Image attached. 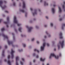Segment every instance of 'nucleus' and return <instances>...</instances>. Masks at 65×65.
<instances>
[{
    "instance_id": "f257e3e1",
    "label": "nucleus",
    "mask_w": 65,
    "mask_h": 65,
    "mask_svg": "<svg viewBox=\"0 0 65 65\" xmlns=\"http://www.w3.org/2000/svg\"><path fill=\"white\" fill-rule=\"evenodd\" d=\"M2 36L4 37L5 38H6V39H7L8 40V43L9 45H10V44H12V46H14V45H13V42L12 41H9L8 40V37L7 36H6L5 35H4V34H2Z\"/></svg>"
},
{
    "instance_id": "f03ea898",
    "label": "nucleus",
    "mask_w": 65,
    "mask_h": 65,
    "mask_svg": "<svg viewBox=\"0 0 65 65\" xmlns=\"http://www.w3.org/2000/svg\"><path fill=\"white\" fill-rule=\"evenodd\" d=\"M13 22L14 23H15V24H17L18 26H20L21 25V24L18 23V20L17 19L16 17H14Z\"/></svg>"
},
{
    "instance_id": "7ed1b4c3",
    "label": "nucleus",
    "mask_w": 65,
    "mask_h": 65,
    "mask_svg": "<svg viewBox=\"0 0 65 65\" xmlns=\"http://www.w3.org/2000/svg\"><path fill=\"white\" fill-rule=\"evenodd\" d=\"M52 57H54L56 59H58L59 58V56H56L54 53H51L50 54V56L49 57V59H51L52 58Z\"/></svg>"
},
{
    "instance_id": "20e7f679",
    "label": "nucleus",
    "mask_w": 65,
    "mask_h": 65,
    "mask_svg": "<svg viewBox=\"0 0 65 65\" xmlns=\"http://www.w3.org/2000/svg\"><path fill=\"white\" fill-rule=\"evenodd\" d=\"M2 4H3V2L2 1H0V6L2 8V9H4L6 7V6H4L3 7H2Z\"/></svg>"
},
{
    "instance_id": "39448f33",
    "label": "nucleus",
    "mask_w": 65,
    "mask_h": 65,
    "mask_svg": "<svg viewBox=\"0 0 65 65\" xmlns=\"http://www.w3.org/2000/svg\"><path fill=\"white\" fill-rule=\"evenodd\" d=\"M64 40L62 41L61 42V41H60L59 42V43L60 44L62 48H63V46H64Z\"/></svg>"
},
{
    "instance_id": "423d86ee",
    "label": "nucleus",
    "mask_w": 65,
    "mask_h": 65,
    "mask_svg": "<svg viewBox=\"0 0 65 65\" xmlns=\"http://www.w3.org/2000/svg\"><path fill=\"white\" fill-rule=\"evenodd\" d=\"M45 46V43L44 42L43 43V46H41V51H43V50H44V48Z\"/></svg>"
},
{
    "instance_id": "0eeeda50",
    "label": "nucleus",
    "mask_w": 65,
    "mask_h": 65,
    "mask_svg": "<svg viewBox=\"0 0 65 65\" xmlns=\"http://www.w3.org/2000/svg\"><path fill=\"white\" fill-rule=\"evenodd\" d=\"M11 58H13V53H14V51H13L12 49H11Z\"/></svg>"
},
{
    "instance_id": "6e6552de",
    "label": "nucleus",
    "mask_w": 65,
    "mask_h": 65,
    "mask_svg": "<svg viewBox=\"0 0 65 65\" xmlns=\"http://www.w3.org/2000/svg\"><path fill=\"white\" fill-rule=\"evenodd\" d=\"M26 28L28 29V32H31V30H32V29H33V27H29L28 26H26Z\"/></svg>"
},
{
    "instance_id": "1a4fd4ad",
    "label": "nucleus",
    "mask_w": 65,
    "mask_h": 65,
    "mask_svg": "<svg viewBox=\"0 0 65 65\" xmlns=\"http://www.w3.org/2000/svg\"><path fill=\"white\" fill-rule=\"evenodd\" d=\"M19 60V57L18 56H17L16 58V65H19L18 63V60Z\"/></svg>"
},
{
    "instance_id": "9d476101",
    "label": "nucleus",
    "mask_w": 65,
    "mask_h": 65,
    "mask_svg": "<svg viewBox=\"0 0 65 65\" xmlns=\"http://www.w3.org/2000/svg\"><path fill=\"white\" fill-rule=\"evenodd\" d=\"M7 22H4V23L5 24H8V23H9V19L8 17L7 18Z\"/></svg>"
},
{
    "instance_id": "9b49d317",
    "label": "nucleus",
    "mask_w": 65,
    "mask_h": 65,
    "mask_svg": "<svg viewBox=\"0 0 65 65\" xmlns=\"http://www.w3.org/2000/svg\"><path fill=\"white\" fill-rule=\"evenodd\" d=\"M22 7L23 8H26V5H25V3L24 2H23V5Z\"/></svg>"
},
{
    "instance_id": "f8f14e48",
    "label": "nucleus",
    "mask_w": 65,
    "mask_h": 65,
    "mask_svg": "<svg viewBox=\"0 0 65 65\" xmlns=\"http://www.w3.org/2000/svg\"><path fill=\"white\" fill-rule=\"evenodd\" d=\"M60 35V39H62V38H63V37L62 36V33L60 32L59 34Z\"/></svg>"
},
{
    "instance_id": "ddd939ff",
    "label": "nucleus",
    "mask_w": 65,
    "mask_h": 65,
    "mask_svg": "<svg viewBox=\"0 0 65 65\" xmlns=\"http://www.w3.org/2000/svg\"><path fill=\"white\" fill-rule=\"evenodd\" d=\"M33 15H34L35 14H37V12L36 10H35V12L34 13H33Z\"/></svg>"
},
{
    "instance_id": "4468645a",
    "label": "nucleus",
    "mask_w": 65,
    "mask_h": 65,
    "mask_svg": "<svg viewBox=\"0 0 65 65\" xmlns=\"http://www.w3.org/2000/svg\"><path fill=\"white\" fill-rule=\"evenodd\" d=\"M52 11L53 13H55V9L54 8H52Z\"/></svg>"
},
{
    "instance_id": "2eb2a0df",
    "label": "nucleus",
    "mask_w": 65,
    "mask_h": 65,
    "mask_svg": "<svg viewBox=\"0 0 65 65\" xmlns=\"http://www.w3.org/2000/svg\"><path fill=\"white\" fill-rule=\"evenodd\" d=\"M65 24H62V30H63V29H64L63 28L64 27H65Z\"/></svg>"
},
{
    "instance_id": "dca6fc26",
    "label": "nucleus",
    "mask_w": 65,
    "mask_h": 65,
    "mask_svg": "<svg viewBox=\"0 0 65 65\" xmlns=\"http://www.w3.org/2000/svg\"><path fill=\"white\" fill-rule=\"evenodd\" d=\"M4 50H3L2 52V56L3 57H4L5 55H4Z\"/></svg>"
},
{
    "instance_id": "f3484780",
    "label": "nucleus",
    "mask_w": 65,
    "mask_h": 65,
    "mask_svg": "<svg viewBox=\"0 0 65 65\" xmlns=\"http://www.w3.org/2000/svg\"><path fill=\"white\" fill-rule=\"evenodd\" d=\"M58 8L59 9V12H62V10H61V8H60V7H59Z\"/></svg>"
},
{
    "instance_id": "a211bd4d",
    "label": "nucleus",
    "mask_w": 65,
    "mask_h": 65,
    "mask_svg": "<svg viewBox=\"0 0 65 65\" xmlns=\"http://www.w3.org/2000/svg\"><path fill=\"white\" fill-rule=\"evenodd\" d=\"M22 28L20 27L18 29V30L20 32H22V31H21V30H22Z\"/></svg>"
},
{
    "instance_id": "6ab92c4d",
    "label": "nucleus",
    "mask_w": 65,
    "mask_h": 65,
    "mask_svg": "<svg viewBox=\"0 0 65 65\" xmlns=\"http://www.w3.org/2000/svg\"><path fill=\"white\" fill-rule=\"evenodd\" d=\"M45 58H44V59H42V58H40V60L41 61H42L43 62L44 61V60H45Z\"/></svg>"
},
{
    "instance_id": "aec40b11",
    "label": "nucleus",
    "mask_w": 65,
    "mask_h": 65,
    "mask_svg": "<svg viewBox=\"0 0 65 65\" xmlns=\"http://www.w3.org/2000/svg\"><path fill=\"white\" fill-rule=\"evenodd\" d=\"M34 51L35 52H36V51L38 53H39V51H38V50L36 49H35L34 50Z\"/></svg>"
},
{
    "instance_id": "412c9836",
    "label": "nucleus",
    "mask_w": 65,
    "mask_h": 65,
    "mask_svg": "<svg viewBox=\"0 0 65 65\" xmlns=\"http://www.w3.org/2000/svg\"><path fill=\"white\" fill-rule=\"evenodd\" d=\"M44 6H45V5H48V4L47 3H46V2H44Z\"/></svg>"
},
{
    "instance_id": "4be33fe9",
    "label": "nucleus",
    "mask_w": 65,
    "mask_h": 65,
    "mask_svg": "<svg viewBox=\"0 0 65 65\" xmlns=\"http://www.w3.org/2000/svg\"><path fill=\"white\" fill-rule=\"evenodd\" d=\"M8 64L9 65H11V63H10V61L9 60H8Z\"/></svg>"
},
{
    "instance_id": "5701e85b",
    "label": "nucleus",
    "mask_w": 65,
    "mask_h": 65,
    "mask_svg": "<svg viewBox=\"0 0 65 65\" xmlns=\"http://www.w3.org/2000/svg\"><path fill=\"white\" fill-rule=\"evenodd\" d=\"M62 6L63 8V9H64V11H65V6H64V5H62Z\"/></svg>"
},
{
    "instance_id": "b1692460",
    "label": "nucleus",
    "mask_w": 65,
    "mask_h": 65,
    "mask_svg": "<svg viewBox=\"0 0 65 65\" xmlns=\"http://www.w3.org/2000/svg\"><path fill=\"white\" fill-rule=\"evenodd\" d=\"M20 11H21V12H25V11L23 10L20 9Z\"/></svg>"
},
{
    "instance_id": "393cba45",
    "label": "nucleus",
    "mask_w": 65,
    "mask_h": 65,
    "mask_svg": "<svg viewBox=\"0 0 65 65\" xmlns=\"http://www.w3.org/2000/svg\"><path fill=\"white\" fill-rule=\"evenodd\" d=\"M5 29H4V28H3L1 29V30L2 31H3L4 30H5Z\"/></svg>"
},
{
    "instance_id": "a878e982",
    "label": "nucleus",
    "mask_w": 65,
    "mask_h": 65,
    "mask_svg": "<svg viewBox=\"0 0 65 65\" xmlns=\"http://www.w3.org/2000/svg\"><path fill=\"white\" fill-rule=\"evenodd\" d=\"M50 25L51 27H53V24L52 23H51L50 24Z\"/></svg>"
},
{
    "instance_id": "bb28decb",
    "label": "nucleus",
    "mask_w": 65,
    "mask_h": 65,
    "mask_svg": "<svg viewBox=\"0 0 65 65\" xmlns=\"http://www.w3.org/2000/svg\"><path fill=\"white\" fill-rule=\"evenodd\" d=\"M23 47H26V45L24 44H23Z\"/></svg>"
},
{
    "instance_id": "cd10ccee",
    "label": "nucleus",
    "mask_w": 65,
    "mask_h": 65,
    "mask_svg": "<svg viewBox=\"0 0 65 65\" xmlns=\"http://www.w3.org/2000/svg\"><path fill=\"white\" fill-rule=\"evenodd\" d=\"M58 50H59V49H60V45H58Z\"/></svg>"
},
{
    "instance_id": "c85d7f7f",
    "label": "nucleus",
    "mask_w": 65,
    "mask_h": 65,
    "mask_svg": "<svg viewBox=\"0 0 65 65\" xmlns=\"http://www.w3.org/2000/svg\"><path fill=\"white\" fill-rule=\"evenodd\" d=\"M20 52H22V51H23V50L21 49V50H18Z\"/></svg>"
},
{
    "instance_id": "c756f323",
    "label": "nucleus",
    "mask_w": 65,
    "mask_h": 65,
    "mask_svg": "<svg viewBox=\"0 0 65 65\" xmlns=\"http://www.w3.org/2000/svg\"><path fill=\"white\" fill-rule=\"evenodd\" d=\"M62 20V18H60L59 19V21H61Z\"/></svg>"
},
{
    "instance_id": "7c9ffc66",
    "label": "nucleus",
    "mask_w": 65,
    "mask_h": 65,
    "mask_svg": "<svg viewBox=\"0 0 65 65\" xmlns=\"http://www.w3.org/2000/svg\"><path fill=\"white\" fill-rule=\"evenodd\" d=\"M13 6H15V3L14 2H13Z\"/></svg>"
},
{
    "instance_id": "2f4dec72",
    "label": "nucleus",
    "mask_w": 65,
    "mask_h": 65,
    "mask_svg": "<svg viewBox=\"0 0 65 65\" xmlns=\"http://www.w3.org/2000/svg\"><path fill=\"white\" fill-rule=\"evenodd\" d=\"M46 44L47 46H50V45L49 44H48V43H47Z\"/></svg>"
},
{
    "instance_id": "473e14b6",
    "label": "nucleus",
    "mask_w": 65,
    "mask_h": 65,
    "mask_svg": "<svg viewBox=\"0 0 65 65\" xmlns=\"http://www.w3.org/2000/svg\"><path fill=\"white\" fill-rule=\"evenodd\" d=\"M8 59H10V55H9L8 56Z\"/></svg>"
},
{
    "instance_id": "72a5a7b5",
    "label": "nucleus",
    "mask_w": 65,
    "mask_h": 65,
    "mask_svg": "<svg viewBox=\"0 0 65 65\" xmlns=\"http://www.w3.org/2000/svg\"><path fill=\"white\" fill-rule=\"evenodd\" d=\"M20 63L22 65H23V62H22L21 61H20Z\"/></svg>"
},
{
    "instance_id": "f704fd0d",
    "label": "nucleus",
    "mask_w": 65,
    "mask_h": 65,
    "mask_svg": "<svg viewBox=\"0 0 65 65\" xmlns=\"http://www.w3.org/2000/svg\"><path fill=\"white\" fill-rule=\"evenodd\" d=\"M34 38H33L31 39V41H34Z\"/></svg>"
},
{
    "instance_id": "c9c22d12",
    "label": "nucleus",
    "mask_w": 65,
    "mask_h": 65,
    "mask_svg": "<svg viewBox=\"0 0 65 65\" xmlns=\"http://www.w3.org/2000/svg\"><path fill=\"white\" fill-rule=\"evenodd\" d=\"M5 12H6V13H8V11H7L6 10L5 11Z\"/></svg>"
},
{
    "instance_id": "e433bc0d",
    "label": "nucleus",
    "mask_w": 65,
    "mask_h": 65,
    "mask_svg": "<svg viewBox=\"0 0 65 65\" xmlns=\"http://www.w3.org/2000/svg\"><path fill=\"white\" fill-rule=\"evenodd\" d=\"M22 61H24L25 59H24V58H22Z\"/></svg>"
},
{
    "instance_id": "4c0bfd02",
    "label": "nucleus",
    "mask_w": 65,
    "mask_h": 65,
    "mask_svg": "<svg viewBox=\"0 0 65 65\" xmlns=\"http://www.w3.org/2000/svg\"><path fill=\"white\" fill-rule=\"evenodd\" d=\"M13 40H14L15 39V37H14V36H13Z\"/></svg>"
},
{
    "instance_id": "58836bf2",
    "label": "nucleus",
    "mask_w": 65,
    "mask_h": 65,
    "mask_svg": "<svg viewBox=\"0 0 65 65\" xmlns=\"http://www.w3.org/2000/svg\"><path fill=\"white\" fill-rule=\"evenodd\" d=\"M37 43H38V44H39V41H37Z\"/></svg>"
},
{
    "instance_id": "ea45409f",
    "label": "nucleus",
    "mask_w": 65,
    "mask_h": 65,
    "mask_svg": "<svg viewBox=\"0 0 65 65\" xmlns=\"http://www.w3.org/2000/svg\"><path fill=\"white\" fill-rule=\"evenodd\" d=\"M2 21V19H0V23H1Z\"/></svg>"
},
{
    "instance_id": "a19ab883",
    "label": "nucleus",
    "mask_w": 65,
    "mask_h": 65,
    "mask_svg": "<svg viewBox=\"0 0 65 65\" xmlns=\"http://www.w3.org/2000/svg\"><path fill=\"white\" fill-rule=\"evenodd\" d=\"M38 57H39V56H38V55H37L36 56V58H38Z\"/></svg>"
},
{
    "instance_id": "79ce46f5",
    "label": "nucleus",
    "mask_w": 65,
    "mask_h": 65,
    "mask_svg": "<svg viewBox=\"0 0 65 65\" xmlns=\"http://www.w3.org/2000/svg\"><path fill=\"white\" fill-rule=\"evenodd\" d=\"M5 48H7V46L6 45H5Z\"/></svg>"
},
{
    "instance_id": "37998d69",
    "label": "nucleus",
    "mask_w": 65,
    "mask_h": 65,
    "mask_svg": "<svg viewBox=\"0 0 65 65\" xmlns=\"http://www.w3.org/2000/svg\"><path fill=\"white\" fill-rule=\"evenodd\" d=\"M14 30H15V32H17V30L16 29H15Z\"/></svg>"
},
{
    "instance_id": "c03bdc74",
    "label": "nucleus",
    "mask_w": 65,
    "mask_h": 65,
    "mask_svg": "<svg viewBox=\"0 0 65 65\" xmlns=\"http://www.w3.org/2000/svg\"><path fill=\"white\" fill-rule=\"evenodd\" d=\"M61 56V53H59V56L60 57V56Z\"/></svg>"
},
{
    "instance_id": "a18cd8bd",
    "label": "nucleus",
    "mask_w": 65,
    "mask_h": 65,
    "mask_svg": "<svg viewBox=\"0 0 65 65\" xmlns=\"http://www.w3.org/2000/svg\"><path fill=\"white\" fill-rule=\"evenodd\" d=\"M36 28H37H37H38V27L37 26H36Z\"/></svg>"
},
{
    "instance_id": "49530a36",
    "label": "nucleus",
    "mask_w": 65,
    "mask_h": 65,
    "mask_svg": "<svg viewBox=\"0 0 65 65\" xmlns=\"http://www.w3.org/2000/svg\"><path fill=\"white\" fill-rule=\"evenodd\" d=\"M33 56H35V54L34 53L33 54Z\"/></svg>"
},
{
    "instance_id": "de8ad7c7",
    "label": "nucleus",
    "mask_w": 65,
    "mask_h": 65,
    "mask_svg": "<svg viewBox=\"0 0 65 65\" xmlns=\"http://www.w3.org/2000/svg\"><path fill=\"white\" fill-rule=\"evenodd\" d=\"M30 10H31V11H32L33 9H32V8H30Z\"/></svg>"
},
{
    "instance_id": "09e8293b",
    "label": "nucleus",
    "mask_w": 65,
    "mask_h": 65,
    "mask_svg": "<svg viewBox=\"0 0 65 65\" xmlns=\"http://www.w3.org/2000/svg\"><path fill=\"white\" fill-rule=\"evenodd\" d=\"M46 19H48V17H46Z\"/></svg>"
},
{
    "instance_id": "8fccbe9b",
    "label": "nucleus",
    "mask_w": 65,
    "mask_h": 65,
    "mask_svg": "<svg viewBox=\"0 0 65 65\" xmlns=\"http://www.w3.org/2000/svg\"><path fill=\"white\" fill-rule=\"evenodd\" d=\"M48 37H51V35H48Z\"/></svg>"
},
{
    "instance_id": "3c124183",
    "label": "nucleus",
    "mask_w": 65,
    "mask_h": 65,
    "mask_svg": "<svg viewBox=\"0 0 65 65\" xmlns=\"http://www.w3.org/2000/svg\"><path fill=\"white\" fill-rule=\"evenodd\" d=\"M46 33L47 34H48V33H47V31H46Z\"/></svg>"
},
{
    "instance_id": "603ef678",
    "label": "nucleus",
    "mask_w": 65,
    "mask_h": 65,
    "mask_svg": "<svg viewBox=\"0 0 65 65\" xmlns=\"http://www.w3.org/2000/svg\"><path fill=\"white\" fill-rule=\"evenodd\" d=\"M6 27L7 28H8V25H7Z\"/></svg>"
},
{
    "instance_id": "864d4df0",
    "label": "nucleus",
    "mask_w": 65,
    "mask_h": 65,
    "mask_svg": "<svg viewBox=\"0 0 65 65\" xmlns=\"http://www.w3.org/2000/svg\"><path fill=\"white\" fill-rule=\"evenodd\" d=\"M35 62V60H33V62H34V63Z\"/></svg>"
},
{
    "instance_id": "5fc2aeb1",
    "label": "nucleus",
    "mask_w": 65,
    "mask_h": 65,
    "mask_svg": "<svg viewBox=\"0 0 65 65\" xmlns=\"http://www.w3.org/2000/svg\"><path fill=\"white\" fill-rule=\"evenodd\" d=\"M56 48H54V51H56Z\"/></svg>"
},
{
    "instance_id": "6e6d98bb",
    "label": "nucleus",
    "mask_w": 65,
    "mask_h": 65,
    "mask_svg": "<svg viewBox=\"0 0 65 65\" xmlns=\"http://www.w3.org/2000/svg\"><path fill=\"white\" fill-rule=\"evenodd\" d=\"M4 61H5V62H6V59H5L4 60Z\"/></svg>"
},
{
    "instance_id": "4d7b16f0",
    "label": "nucleus",
    "mask_w": 65,
    "mask_h": 65,
    "mask_svg": "<svg viewBox=\"0 0 65 65\" xmlns=\"http://www.w3.org/2000/svg\"><path fill=\"white\" fill-rule=\"evenodd\" d=\"M12 35H14V33H12Z\"/></svg>"
},
{
    "instance_id": "13d9d810",
    "label": "nucleus",
    "mask_w": 65,
    "mask_h": 65,
    "mask_svg": "<svg viewBox=\"0 0 65 65\" xmlns=\"http://www.w3.org/2000/svg\"><path fill=\"white\" fill-rule=\"evenodd\" d=\"M46 26V25H44V27H46V26Z\"/></svg>"
},
{
    "instance_id": "bf43d9fd",
    "label": "nucleus",
    "mask_w": 65,
    "mask_h": 65,
    "mask_svg": "<svg viewBox=\"0 0 65 65\" xmlns=\"http://www.w3.org/2000/svg\"><path fill=\"white\" fill-rule=\"evenodd\" d=\"M4 2L5 3H6V2L5 1H4Z\"/></svg>"
},
{
    "instance_id": "052dcab7",
    "label": "nucleus",
    "mask_w": 65,
    "mask_h": 65,
    "mask_svg": "<svg viewBox=\"0 0 65 65\" xmlns=\"http://www.w3.org/2000/svg\"><path fill=\"white\" fill-rule=\"evenodd\" d=\"M21 37H23V35H21Z\"/></svg>"
},
{
    "instance_id": "680f3d73",
    "label": "nucleus",
    "mask_w": 65,
    "mask_h": 65,
    "mask_svg": "<svg viewBox=\"0 0 65 65\" xmlns=\"http://www.w3.org/2000/svg\"><path fill=\"white\" fill-rule=\"evenodd\" d=\"M44 38H46V36H45L44 37Z\"/></svg>"
},
{
    "instance_id": "e2e57ef3",
    "label": "nucleus",
    "mask_w": 65,
    "mask_h": 65,
    "mask_svg": "<svg viewBox=\"0 0 65 65\" xmlns=\"http://www.w3.org/2000/svg\"><path fill=\"white\" fill-rule=\"evenodd\" d=\"M63 4L65 5V2H63Z\"/></svg>"
},
{
    "instance_id": "0e129e2a",
    "label": "nucleus",
    "mask_w": 65,
    "mask_h": 65,
    "mask_svg": "<svg viewBox=\"0 0 65 65\" xmlns=\"http://www.w3.org/2000/svg\"><path fill=\"white\" fill-rule=\"evenodd\" d=\"M42 1V0H41L40 1V2H41Z\"/></svg>"
},
{
    "instance_id": "69168bd1",
    "label": "nucleus",
    "mask_w": 65,
    "mask_h": 65,
    "mask_svg": "<svg viewBox=\"0 0 65 65\" xmlns=\"http://www.w3.org/2000/svg\"><path fill=\"white\" fill-rule=\"evenodd\" d=\"M30 65H31V62H30Z\"/></svg>"
},
{
    "instance_id": "338daca9",
    "label": "nucleus",
    "mask_w": 65,
    "mask_h": 65,
    "mask_svg": "<svg viewBox=\"0 0 65 65\" xmlns=\"http://www.w3.org/2000/svg\"><path fill=\"white\" fill-rule=\"evenodd\" d=\"M56 6V5H53V6L55 7V6Z\"/></svg>"
},
{
    "instance_id": "774afa93",
    "label": "nucleus",
    "mask_w": 65,
    "mask_h": 65,
    "mask_svg": "<svg viewBox=\"0 0 65 65\" xmlns=\"http://www.w3.org/2000/svg\"><path fill=\"white\" fill-rule=\"evenodd\" d=\"M39 11H40V9H39Z\"/></svg>"
}]
</instances>
